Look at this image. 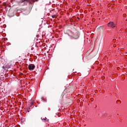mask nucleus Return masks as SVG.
Here are the masks:
<instances>
[{
  "label": "nucleus",
  "mask_w": 127,
  "mask_h": 127,
  "mask_svg": "<svg viewBox=\"0 0 127 127\" xmlns=\"http://www.w3.org/2000/svg\"><path fill=\"white\" fill-rule=\"evenodd\" d=\"M38 0H22L21 1V3H23V2L24 3L27 2V1H28V2H29L30 3H33L34 2H35V1H38Z\"/></svg>",
  "instance_id": "obj_1"
},
{
  "label": "nucleus",
  "mask_w": 127,
  "mask_h": 127,
  "mask_svg": "<svg viewBox=\"0 0 127 127\" xmlns=\"http://www.w3.org/2000/svg\"><path fill=\"white\" fill-rule=\"evenodd\" d=\"M108 26H109V27H111V28H114V27H116V24L113 22H110L108 24Z\"/></svg>",
  "instance_id": "obj_2"
},
{
  "label": "nucleus",
  "mask_w": 127,
  "mask_h": 127,
  "mask_svg": "<svg viewBox=\"0 0 127 127\" xmlns=\"http://www.w3.org/2000/svg\"><path fill=\"white\" fill-rule=\"evenodd\" d=\"M28 68L30 71H32L34 69V68H35V65H34L33 64H30L29 65Z\"/></svg>",
  "instance_id": "obj_3"
},
{
  "label": "nucleus",
  "mask_w": 127,
  "mask_h": 127,
  "mask_svg": "<svg viewBox=\"0 0 127 127\" xmlns=\"http://www.w3.org/2000/svg\"><path fill=\"white\" fill-rule=\"evenodd\" d=\"M46 119H47L46 117H45V118L42 117L41 118V119L44 121H46Z\"/></svg>",
  "instance_id": "obj_4"
},
{
  "label": "nucleus",
  "mask_w": 127,
  "mask_h": 127,
  "mask_svg": "<svg viewBox=\"0 0 127 127\" xmlns=\"http://www.w3.org/2000/svg\"><path fill=\"white\" fill-rule=\"evenodd\" d=\"M52 17L53 18H55V17H56V15H53L52 16Z\"/></svg>",
  "instance_id": "obj_5"
},
{
  "label": "nucleus",
  "mask_w": 127,
  "mask_h": 127,
  "mask_svg": "<svg viewBox=\"0 0 127 127\" xmlns=\"http://www.w3.org/2000/svg\"><path fill=\"white\" fill-rule=\"evenodd\" d=\"M31 106H32V103H31Z\"/></svg>",
  "instance_id": "obj_6"
},
{
  "label": "nucleus",
  "mask_w": 127,
  "mask_h": 127,
  "mask_svg": "<svg viewBox=\"0 0 127 127\" xmlns=\"http://www.w3.org/2000/svg\"><path fill=\"white\" fill-rule=\"evenodd\" d=\"M4 68V67L3 66V69Z\"/></svg>",
  "instance_id": "obj_7"
}]
</instances>
